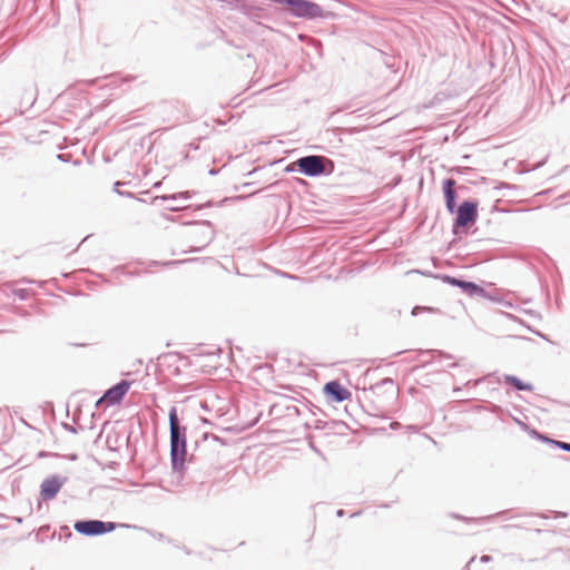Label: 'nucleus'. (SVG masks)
Listing matches in <instances>:
<instances>
[{
	"label": "nucleus",
	"instance_id": "obj_28",
	"mask_svg": "<svg viewBox=\"0 0 570 570\" xmlns=\"http://www.w3.org/2000/svg\"><path fill=\"white\" fill-rule=\"evenodd\" d=\"M554 448L568 452L570 450V443L558 440V443H554Z\"/></svg>",
	"mask_w": 570,
	"mask_h": 570
},
{
	"label": "nucleus",
	"instance_id": "obj_56",
	"mask_svg": "<svg viewBox=\"0 0 570 570\" xmlns=\"http://www.w3.org/2000/svg\"><path fill=\"white\" fill-rule=\"evenodd\" d=\"M217 174V169H210L209 170V175H216Z\"/></svg>",
	"mask_w": 570,
	"mask_h": 570
},
{
	"label": "nucleus",
	"instance_id": "obj_24",
	"mask_svg": "<svg viewBox=\"0 0 570 570\" xmlns=\"http://www.w3.org/2000/svg\"><path fill=\"white\" fill-rule=\"evenodd\" d=\"M13 293L21 301H26L29 297V291L26 288H18Z\"/></svg>",
	"mask_w": 570,
	"mask_h": 570
},
{
	"label": "nucleus",
	"instance_id": "obj_40",
	"mask_svg": "<svg viewBox=\"0 0 570 570\" xmlns=\"http://www.w3.org/2000/svg\"><path fill=\"white\" fill-rule=\"evenodd\" d=\"M63 426H65V429H66L67 431H69V432H71V433H73V434H76V433H77V430H76V428H75L73 425L65 424Z\"/></svg>",
	"mask_w": 570,
	"mask_h": 570
},
{
	"label": "nucleus",
	"instance_id": "obj_53",
	"mask_svg": "<svg viewBox=\"0 0 570 570\" xmlns=\"http://www.w3.org/2000/svg\"><path fill=\"white\" fill-rule=\"evenodd\" d=\"M167 209L171 210V212H176V210H178V207H175V205H171V207H168Z\"/></svg>",
	"mask_w": 570,
	"mask_h": 570
},
{
	"label": "nucleus",
	"instance_id": "obj_21",
	"mask_svg": "<svg viewBox=\"0 0 570 570\" xmlns=\"http://www.w3.org/2000/svg\"><path fill=\"white\" fill-rule=\"evenodd\" d=\"M341 424L337 421H323L321 419L314 420L313 426L316 430L334 429L335 425Z\"/></svg>",
	"mask_w": 570,
	"mask_h": 570
},
{
	"label": "nucleus",
	"instance_id": "obj_64",
	"mask_svg": "<svg viewBox=\"0 0 570 570\" xmlns=\"http://www.w3.org/2000/svg\"><path fill=\"white\" fill-rule=\"evenodd\" d=\"M46 455V452H40L39 453V456H45Z\"/></svg>",
	"mask_w": 570,
	"mask_h": 570
},
{
	"label": "nucleus",
	"instance_id": "obj_25",
	"mask_svg": "<svg viewBox=\"0 0 570 570\" xmlns=\"http://www.w3.org/2000/svg\"><path fill=\"white\" fill-rule=\"evenodd\" d=\"M247 197L248 196H246V195H239V196H235V197H225L224 199H222L219 202L218 205L222 206V205L228 204V203L234 202V200H243V199H246Z\"/></svg>",
	"mask_w": 570,
	"mask_h": 570
},
{
	"label": "nucleus",
	"instance_id": "obj_43",
	"mask_svg": "<svg viewBox=\"0 0 570 570\" xmlns=\"http://www.w3.org/2000/svg\"><path fill=\"white\" fill-rule=\"evenodd\" d=\"M400 426H401V424H400L399 422H392V423L390 424V428H391L392 430H396V429H399Z\"/></svg>",
	"mask_w": 570,
	"mask_h": 570
},
{
	"label": "nucleus",
	"instance_id": "obj_15",
	"mask_svg": "<svg viewBox=\"0 0 570 570\" xmlns=\"http://www.w3.org/2000/svg\"><path fill=\"white\" fill-rule=\"evenodd\" d=\"M232 8L238 10L250 19L258 17L259 9L247 0H236Z\"/></svg>",
	"mask_w": 570,
	"mask_h": 570
},
{
	"label": "nucleus",
	"instance_id": "obj_61",
	"mask_svg": "<svg viewBox=\"0 0 570 570\" xmlns=\"http://www.w3.org/2000/svg\"><path fill=\"white\" fill-rule=\"evenodd\" d=\"M513 525L511 524H507V525H503L504 529H509V528H512Z\"/></svg>",
	"mask_w": 570,
	"mask_h": 570
},
{
	"label": "nucleus",
	"instance_id": "obj_54",
	"mask_svg": "<svg viewBox=\"0 0 570 570\" xmlns=\"http://www.w3.org/2000/svg\"><path fill=\"white\" fill-rule=\"evenodd\" d=\"M167 209L171 210V212H176V210H178V207H175V205H171V207H168Z\"/></svg>",
	"mask_w": 570,
	"mask_h": 570
},
{
	"label": "nucleus",
	"instance_id": "obj_23",
	"mask_svg": "<svg viewBox=\"0 0 570 570\" xmlns=\"http://www.w3.org/2000/svg\"><path fill=\"white\" fill-rule=\"evenodd\" d=\"M191 191H180V193H177V194H171V195H168V196H165L163 197V199L167 200V199H171V200H176L178 198H183V199H189L191 197Z\"/></svg>",
	"mask_w": 570,
	"mask_h": 570
},
{
	"label": "nucleus",
	"instance_id": "obj_52",
	"mask_svg": "<svg viewBox=\"0 0 570 570\" xmlns=\"http://www.w3.org/2000/svg\"><path fill=\"white\" fill-rule=\"evenodd\" d=\"M314 409L317 411H321L317 406L313 405V409H311V412L313 415H316V412L314 411Z\"/></svg>",
	"mask_w": 570,
	"mask_h": 570
},
{
	"label": "nucleus",
	"instance_id": "obj_58",
	"mask_svg": "<svg viewBox=\"0 0 570 570\" xmlns=\"http://www.w3.org/2000/svg\"><path fill=\"white\" fill-rule=\"evenodd\" d=\"M228 43H229L230 46H234L235 48H240V46H239V45H235L233 41H228Z\"/></svg>",
	"mask_w": 570,
	"mask_h": 570
},
{
	"label": "nucleus",
	"instance_id": "obj_62",
	"mask_svg": "<svg viewBox=\"0 0 570 570\" xmlns=\"http://www.w3.org/2000/svg\"><path fill=\"white\" fill-rule=\"evenodd\" d=\"M22 282H24V283H31V281H30V279H26V278H23V279H22Z\"/></svg>",
	"mask_w": 570,
	"mask_h": 570
},
{
	"label": "nucleus",
	"instance_id": "obj_60",
	"mask_svg": "<svg viewBox=\"0 0 570 570\" xmlns=\"http://www.w3.org/2000/svg\"><path fill=\"white\" fill-rule=\"evenodd\" d=\"M468 169H469V168H466V170H468ZM464 170H465V168H464ZM456 171H458V173H462V171H463V168H458V169H456Z\"/></svg>",
	"mask_w": 570,
	"mask_h": 570
},
{
	"label": "nucleus",
	"instance_id": "obj_16",
	"mask_svg": "<svg viewBox=\"0 0 570 570\" xmlns=\"http://www.w3.org/2000/svg\"><path fill=\"white\" fill-rule=\"evenodd\" d=\"M503 382L507 385H511L517 391H533V385L531 383L523 382L521 379L512 374H504Z\"/></svg>",
	"mask_w": 570,
	"mask_h": 570
},
{
	"label": "nucleus",
	"instance_id": "obj_17",
	"mask_svg": "<svg viewBox=\"0 0 570 570\" xmlns=\"http://www.w3.org/2000/svg\"><path fill=\"white\" fill-rule=\"evenodd\" d=\"M509 513V510H503V511H500L498 513H494V514H491V515H488V517H482V518H469V517H464V515H461L459 513H451L450 515L453 518V519H456V520H462L464 522H485L488 520H491V519H495V518H499V517H503V515H507Z\"/></svg>",
	"mask_w": 570,
	"mask_h": 570
},
{
	"label": "nucleus",
	"instance_id": "obj_7",
	"mask_svg": "<svg viewBox=\"0 0 570 570\" xmlns=\"http://www.w3.org/2000/svg\"><path fill=\"white\" fill-rule=\"evenodd\" d=\"M131 383V381L121 380L118 383L111 385L97 401V406L100 403H106L107 405L119 404L124 400L127 392L129 391Z\"/></svg>",
	"mask_w": 570,
	"mask_h": 570
},
{
	"label": "nucleus",
	"instance_id": "obj_42",
	"mask_svg": "<svg viewBox=\"0 0 570 570\" xmlns=\"http://www.w3.org/2000/svg\"><path fill=\"white\" fill-rule=\"evenodd\" d=\"M549 439H550V436H549L548 434L543 433V434H542V436H541V439H540V442H542V443H546V444H547V443H548V441H549Z\"/></svg>",
	"mask_w": 570,
	"mask_h": 570
},
{
	"label": "nucleus",
	"instance_id": "obj_31",
	"mask_svg": "<svg viewBox=\"0 0 570 570\" xmlns=\"http://www.w3.org/2000/svg\"><path fill=\"white\" fill-rule=\"evenodd\" d=\"M512 419L523 431L529 430V425L527 423L514 416Z\"/></svg>",
	"mask_w": 570,
	"mask_h": 570
},
{
	"label": "nucleus",
	"instance_id": "obj_5",
	"mask_svg": "<svg viewBox=\"0 0 570 570\" xmlns=\"http://www.w3.org/2000/svg\"><path fill=\"white\" fill-rule=\"evenodd\" d=\"M424 275L434 277L436 279L442 281L444 284H449L451 286L460 288L463 293L468 294L471 297H483L491 301H498V298L491 296L485 288L479 285L475 282L466 281L462 277L452 276L449 274H433L432 272L423 273Z\"/></svg>",
	"mask_w": 570,
	"mask_h": 570
},
{
	"label": "nucleus",
	"instance_id": "obj_39",
	"mask_svg": "<svg viewBox=\"0 0 570 570\" xmlns=\"http://www.w3.org/2000/svg\"><path fill=\"white\" fill-rule=\"evenodd\" d=\"M489 411L492 413H498L499 411H501V406H499L497 404H491Z\"/></svg>",
	"mask_w": 570,
	"mask_h": 570
},
{
	"label": "nucleus",
	"instance_id": "obj_34",
	"mask_svg": "<svg viewBox=\"0 0 570 570\" xmlns=\"http://www.w3.org/2000/svg\"><path fill=\"white\" fill-rule=\"evenodd\" d=\"M424 309H426V308H425V307H421V306H414V307L412 308L411 314H412L413 316H415V315H417L420 312H422V311H424Z\"/></svg>",
	"mask_w": 570,
	"mask_h": 570
},
{
	"label": "nucleus",
	"instance_id": "obj_32",
	"mask_svg": "<svg viewBox=\"0 0 570 570\" xmlns=\"http://www.w3.org/2000/svg\"><path fill=\"white\" fill-rule=\"evenodd\" d=\"M502 188H515V186L514 185H510L508 183H500L499 185H497L494 187V189H502Z\"/></svg>",
	"mask_w": 570,
	"mask_h": 570
},
{
	"label": "nucleus",
	"instance_id": "obj_27",
	"mask_svg": "<svg viewBox=\"0 0 570 570\" xmlns=\"http://www.w3.org/2000/svg\"><path fill=\"white\" fill-rule=\"evenodd\" d=\"M525 432L532 438V439H535L538 441H540L541 436H542V432L538 431L537 429L534 428H530L529 426V430H525Z\"/></svg>",
	"mask_w": 570,
	"mask_h": 570
},
{
	"label": "nucleus",
	"instance_id": "obj_50",
	"mask_svg": "<svg viewBox=\"0 0 570 570\" xmlns=\"http://www.w3.org/2000/svg\"><path fill=\"white\" fill-rule=\"evenodd\" d=\"M361 514H362V510H358V511H356V512L352 513V514H351V518L358 517V515H361Z\"/></svg>",
	"mask_w": 570,
	"mask_h": 570
},
{
	"label": "nucleus",
	"instance_id": "obj_41",
	"mask_svg": "<svg viewBox=\"0 0 570 570\" xmlns=\"http://www.w3.org/2000/svg\"><path fill=\"white\" fill-rule=\"evenodd\" d=\"M476 560V557H472L469 562L466 563V566L463 568V570H469V567Z\"/></svg>",
	"mask_w": 570,
	"mask_h": 570
},
{
	"label": "nucleus",
	"instance_id": "obj_19",
	"mask_svg": "<svg viewBox=\"0 0 570 570\" xmlns=\"http://www.w3.org/2000/svg\"><path fill=\"white\" fill-rule=\"evenodd\" d=\"M219 441H220V439L217 435L209 433V432H204L202 434V438L199 440L195 441L194 451H196V449L198 448L199 444H208V443L216 444Z\"/></svg>",
	"mask_w": 570,
	"mask_h": 570
},
{
	"label": "nucleus",
	"instance_id": "obj_49",
	"mask_svg": "<svg viewBox=\"0 0 570 570\" xmlns=\"http://www.w3.org/2000/svg\"><path fill=\"white\" fill-rule=\"evenodd\" d=\"M561 199H568L570 198V190L564 193L562 196H560Z\"/></svg>",
	"mask_w": 570,
	"mask_h": 570
},
{
	"label": "nucleus",
	"instance_id": "obj_51",
	"mask_svg": "<svg viewBox=\"0 0 570 570\" xmlns=\"http://www.w3.org/2000/svg\"><path fill=\"white\" fill-rule=\"evenodd\" d=\"M175 547H176V548H178V549H180V546H179V544H175ZM181 549H184V550H185V552H186L187 554H189V553H190V552H189V550H188L186 547H181Z\"/></svg>",
	"mask_w": 570,
	"mask_h": 570
},
{
	"label": "nucleus",
	"instance_id": "obj_12",
	"mask_svg": "<svg viewBox=\"0 0 570 570\" xmlns=\"http://www.w3.org/2000/svg\"><path fill=\"white\" fill-rule=\"evenodd\" d=\"M198 224L203 225L205 228L202 229L198 235L199 239L198 243H202L199 246H190L188 249L184 250L185 254L187 253H199L202 252L206 246H208L213 239H214V230L213 225L209 220H202Z\"/></svg>",
	"mask_w": 570,
	"mask_h": 570
},
{
	"label": "nucleus",
	"instance_id": "obj_8",
	"mask_svg": "<svg viewBox=\"0 0 570 570\" xmlns=\"http://www.w3.org/2000/svg\"><path fill=\"white\" fill-rule=\"evenodd\" d=\"M67 481L68 478L60 474H52L46 478L40 484L41 499L43 501L53 500Z\"/></svg>",
	"mask_w": 570,
	"mask_h": 570
},
{
	"label": "nucleus",
	"instance_id": "obj_1",
	"mask_svg": "<svg viewBox=\"0 0 570 570\" xmlns=\"http://www.w3.org/2000/svg\"><path fill=\"white\" fill-rule=\"evenodd\" d=\"M169 423V456L171 474L176 485H185L188 482L204 483L207 474L197 475L198 456L187 452V426L178 417L177 407L174 405L168 412Z\"/></svg>",
	"mask_w": 570,
	"mask_h": 570
},
{
	"label": "nucleus",
	"instance_id": "obj_55",
	"mask_svg": "<svg viewBox=\"0 0 570 570\" xmlns=\"http://www.w3.org/2000/svg\"><path fill=\"white\" fill-rule=\"evenodd\" d=\"M156 537H157L159 540H161V539H164V538H165V535H164L163 533H157V535H156Z\"/></svg>",
	"mask_w": 570,
	"mask_h": 570
},
{
	"label": "nucleus",
	"instance_id": "obj_48",
	"mask_svg": "<svg viewBox=\"0 0 570 570\" xmlns=\"http://www.w3.org/2000/svg\"><path fill=\"white\" fill-rule=\"evenodd\" d=\"M568 513L567 512H554V517L556 518H559V517H567Z\"/></svg>",
	"mask_w": 570,
	"mask_h": 570
},
{
	"label": "nucleus",
	"instance_id": "obj_59",
	"mask_svg": "<svg viewBox=\"0 0 570 570\" xmlns=\"http://www.w3.org/2000/svg\"><path fill=\"white\" fill-rule=\"evenodd\" d=\"M544 163H546V159H544V160H542V161H540V164H539L535 168L541 167Z\"/></svg>",
	"mask_w": 570,
	"mask_h": 570
},
{
	"label": "nucleus",
	"instance_id": "obj_29",
	"mask_svg": "<svg viewBox=\"0 0 570 570\" xmlns=\"http://www.w3.org/2000/svg\"><path fill=\"white\" fill-rule=\"evenodd\" d=\"M127 184H129V181H127V183H126V181H115V183H114L112 190H114L117 195H119V193L121 191V190L119 189V187H120V186H124V185H127Z\"/></svg>",
	"mask_w": 570,
	"mask_h": 570
},
{
	"label": "nucleus",
	"instance_id": "obj_9",
	"mask_svg": "<svg viewBox=\"0 0 570 570\" xmlns=\"http://www.w3.org/2000/svg\"><path fill=\"white\" fill-rule=\"evenodd\" d=\"M323 393L331 402L342 403L352 397V393L340 381L332 380L324 384Z\"/></svg>",
	"mask_w": 570,
	"mask_h": 570
},
{
	"label": "nucleus",
	"instance_id": "obj_63",
	"mask_svg": "<svg viewBox=\"0 0 570 570\" xmlns=\"http://www.w3.org/2000/svg\"><path fill=\"white\" fill-rule=\"evenodd\" d=\"M16 520H17V522H19V523H21V522H22V519H21V518H17Z\"/></svg>",
	"mask_w": 570,
	"mask_h": 570
},
{
	"label": "nucleus",
	"instance_id": "obj_46",
	"mask_svg": "<svg viewBox=\"0 0 570 570\" xmlns=\"http://www.w3.org/2000/svg\"><path fill=\"white\" fill-rule=\"evenodd\" d=\"M68 459L70 461H76L78 459V455L76 453H71V454L68 455Z\"/></svg>",
	"mask_w": 570,
	"mask_h": 570
},
{
	"label": "nucleus",
	"instance_id": "obj_38",
	"mask_svg": "<svg viewBox=\"0 0 570 570\" xmlns=\"http://www.w3.org/2000/svg\"><path fill=\"white\" fill-rule=\"evenodd\" d=\"M119 196L121 197H128V198H135V195L131 191H120Z\"/></svg>",
	"mask_w": 570,
	"mask_h": 570
},
{
	"label": "nucleus",
	"instance_id": "obj_37",
	"mask_svg": "<svg viewBox=\"0 0 570 570\" xmlns=\"http://www.w3.org/2000/svg\"><path fill=\"white\" fill-rule=\"evenodd\" d=\"M406 430L411 431L413 433H417L420 431V428L417 425H406Z\"/></svg>",
	"mask_w": 570,
	"mask_h": 570
},
{
	"label": "nucleus",
	"instance_id": "obj_33",
	"mask_svg": "<svg viewBox=\"0 0 570 570\" xmlns=\"http://www.w3.org/2000/svg\"><path fill=\"white\" fill-rule=\"evenodd\" d=\"M491 561H492V556H490V554H483L480 557V562H482V563H488Z\"/></svg>",
	"mask_w": 570,
	"mask_h": 570
},
{
	"label": "nucleus",
	"instance_id": "obj_22",
	"mask_svg": "<svg viewBox=\"0 0 570 570\" xmlns=\"http://www.w3.org/2000/svg\"><path fill=\"white\" fill-rule=\"evenodd\" d=\"M194 261H197V258H190V259H185V261H168V262L150 261L149 266H159V265L171 266V265H179L183 263L194 262Z\"/></svg>",
	"mask_w": 570,
	"mask_h": 570
},
{
	"label": "nucleus",
	"instance_id": "obj_26",
	"mask_svg": "<svg viewBox=\"0 0 570 570\" xmlns=\"http://www.w3.org/2000/svg\"><path fill=\"white\" fill-rule=\"evenodd\" d=\"M525 432L532 438V439H535L538 441H540L541 436H542V432L538 431L537 429L534 428H530L529 426V430H525Z\"/></svg>",
	"mask_w": 570,
	"mask_h": 570
},
{
	"label": "nucleus",
	"instance_id": "obj_18",
	"mask_svg": "<svg viewBox=\"0 0 570 570\" xmlns=\"http://www.w3.org/2000/svg\"><path fill=\"white\" fill-rule=\"evenodd\" d=\"M38 88L36 83L30 85L29 88L24 89L23 95L21 97V104L27 107H32L37 100Z\"/></svg>",
	"mask_w": 570,
	"mask_h": 570
},
{
	"label": "nucleus",
	"instance_id": "obj_45",
	"mask_svg": "<svg viewBox=\"0 0 570 570\" xmlns=\"http://www.w3.org/2000/svg\"><path fill=\"white\" fill-rule=\"evenodd\" d=\"M554 443H558V440H554V439L550 438L547 444H549L550 446L554 448Z\"/></svg>",
	"mask_w": 570,
	"mask_h": 570
},
{
	"label": "nucleus",
	"instance_id": "obj_30",
	"mask_svg": "<svg viewBox=\"0 0 570 570\" xmlns=\"http://www.w3.org/2000/svg\"><path fill=\"white\" fill-rule=\"evenodd\" d=\"M214 206V203L212 200H208L207 203L205 204H200V205H195L194 206V209L195 210H199V209H203V208H207V207H213Z\"/></svg>",
	"mask_w": 570,
	"mask_h": 570
},
{
	"label": "nucleus",
	"instance_id": "obj_3",
	"mask_svg": "<svg viewBox=\"0 0 570 570\" xmlns=\"http://www.w3.org/2000/svg\"><path fill=\"white\" fill-rule=\"evenodd\" d=\"M479 202L473 198L464 199L459 206L458 210H454L455 217L452 224V233L455 236L462 233H468L470 227L478 220Z\"/></svg>",
	"mask_w": 570,
	"mask_h": 570
},
{
	"label": "nucleus",
	"instance_id": "obj_4",
	"mask_svg": "<svg viewBox=\"0 0 570 570\" xmlns=\"http://www.w3.org/2000/svg\"><path fill=\"white\" fill-rule=\"evenodd\" d=\"M274 3L286 7L295 18L314 20L317 18H327L330 12L312 0H272Z\"/></svg>",
	"mask_w": 570,
	"mask_h": 570
},
{
	"label": "nucleus",
	"instance_id": "obj_36",
	"mask_svg": "<svg viewBox=\"0 0 570 570\" xmlns=\"http://www.w3.org/2000/svg\"><path fill=\"white\" fill-rule=\"evenodd\" d=\"M309 448L315 452L317 453L318 455L323 456V453L321 452V450L313 443V442H309Z\"/></svg>",
	"mask_w": 570,
	"mask_h": 570
},
{
	"label": "nucleus",
	"instance_id": "obj_11",
	"mask_svg": "<svg viewBox=\"0 0 570 570\" xmlns=\"http://www.w3.org/2000/svg\"><path fill=\"white\" fill-rule=\"evenodd\" d=\"M158 360L160 362V365H166L170 370V373L174 375L180 374L179 363H183L184 366L190 365L189 358L177 352L161 354Z\"/></svg>",
	"mask_w": 570,
	"mask_h": 570
},
{
	"label": "nucleus",
	"instance_id": "obj_14",
	"mask_svg": "<svg viewBox=\"0 0 570 570\" xmlns=\"http://www.w3.org/2000/svg\"><path fill=\"white\" fill-rule=\"evenodd\" d=\"M423 355H430L431 360L423 362L421 367H426L433 363V361H441V360H452L453 355L442 351V350H421L419 352V356Z\"/></svg>",
	"mask_w": 570,
	"mask_h": 570
},
{
	"label": "nucleus",
	"instance_id": "obj_44",
	"mask_svg": "<svg viewBox=\"0 0 570 570\" xmlns=\"http://www.w3.org/2000/svg\"><path fill=\"white\" fill-rule=\"evenodd\" d=\"M336 515H337L338 518H342V517H344V515H345V511H344L343 509H338V510L336 511Z\"/></svg>",
	"mask_w": 570,
	"mask_h": 570
},
{
	"label": "nucleus",
	"instance_id": "obj_57",
	"mask_svg": "<svg viewBox=\"0 0 570 570\" xmlns=\"http://www.w3.org/2000/svg\"><path fill=\"white\" fill-rule=\"evenodd\" d=\"M448 366L449 367H456V366H459V364L454 362V363L449 364Z\"/></svg>",
	"mask_w": 570,
	"mask_h": 570
},
{
	"label": "nucleus",
	"instance_id": "obj_2",
	"mask_svg": "<svg viewBox=\"0 0 570 570\" xmlns=\"http://www.w3.org/2000/svg\"><path fill=\"white\" fill-rule=\"evenodd\" d=\"M335 164L332 159L322 155H307L299 157L286 167V171H298L299 174L316 178L330 176L334 173Z\"/></svg>",
	"mask_w": 570,
	"mask_h": 570
},
{
	"label": "nucleus",
	"instance_id": "obj_35",
	"mask_svg": "<svg viewBox=\"0 0 570 570\" xmlns=\"http://www.w3.org/2000/svg\"><path fill=\"white\" fill-rule=\"evenodd\" d=\"M57 158L63 163H68L69 161V155L67 154H58L57 155Z\"/></svg>",
	"mask_w": 570,
	"mask_h": 570
},
{
	"label": "nucleus",
	"instance_id": "obj_47",
	"mask_svg": "<svg viewBox=\"0 0 570 570\" xmlns=\"http://www.w3.org/2000/svg\"><path fill=\"white\" fill-rule=\"evenodd\" d=\"M535 334H537L538 336H540L541 338H543V340H546V341L550 342V341H549V338H548V336H547L546 334L540 333V332H537Z\"/></svg>",
	"mask_w": 570,
	"mask_h": 570
},
{
	"label": "nucleus",
	"instance_id": "obj_6",
	"mask_svg": "<svg viewBox=\"0 0 570 570\" xmlns=\"http://www.w3.org/2000/svg\"><path fill=\"white\" fill-rule=\"evenodd\" d=\"M118 527L129 528L130 525L98 519H80L73 523L75 531L85 537L107 534L116 530Z\"/></svg>",
	"mask_w": 570,
	"mask_h": 570
},
{
	"label": "nucleus",
	"instance_id": "obj_20",
	"mask_svg": "<svg viewBox=\"0 0 570 570\" xmlns=\"http://www.w3.org/2000/svg\"><path fill=\"white\" fill-rule=\"evenodd\" d=\"M194 352H195V355H198V356H212V355H218L223 351L220 347L207 348L203 345H199L194 348Z\"/></svg>",
	"mask_w": 570,
	"mask_h": 570
},
{
	"label": "nucleus",
	"instance_id": "obj_13",
	"mask_svg": "<svg viewBox=\"0 0 570 570\" xmlns=\"http://www.w3.org/2000/svg\"><path fill=\"white\" fill-rule=\"evenodd\" d=\"M370 390L375 393H387L390 397H395L399 394V389L391 377H385L371 385Z\"/></svg>",
	"mask_w": 570,
	"mask_h": 570
},
{
	"label": "nucleus",
	"instance_id": "obj_10",
	"mask_svg": "<svg viewBox=\"0 0 570 570\" xmlns=\"http://www.w3.org/2000/svg\"><path fill=\"white\" fill-rule=\"evenodd\" d=\"M442 191L444 196L445 208L450 214L458 210L459 195L456 191V181L453 178H445L442 181Z\"/></svg>",
	"mask_w": 570,
	"mask_h": 570
}]
</instances>
